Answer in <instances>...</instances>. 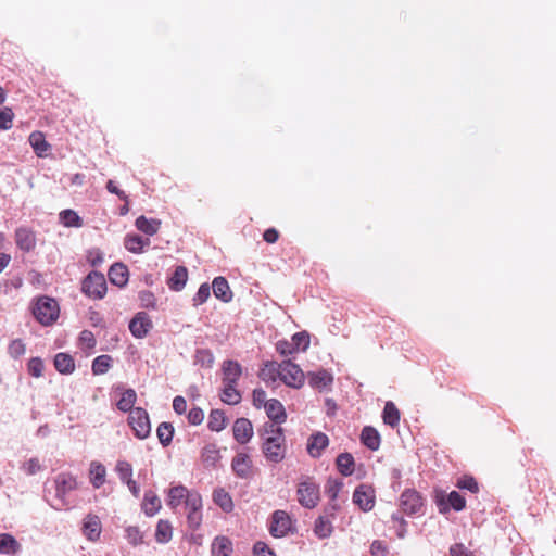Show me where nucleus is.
Wrapping results in <instances>:
<instances>
[{"label": "nucleus", "instance_id": "obj_1", "mask_svg": "<svg viewBox=\"0 0 556 556\" xmlns=\"http://www.w3.org/2000/svg\"><path fill=\"white\" fill-rule=\"evenodd\" d=\"M261 437L263 439L261 448L265 458L275 464L282 462L287 453L283 429L274 424H265Z\"/></svg>", "mask_w": 556, "mask_h": 556}, {"label": "nucleus", "instance_id": "obj_2", "mask_svg": "<svg viewBox=\"0 0 556 556\" xmlns=\"http://www.w3.org/2000/svg\"><path fill=\"white\" fill-rule=\"evenodd\" d=\"M33 314L36 320L42 326H51L60 315V307L53 298L39 296L33 306Z\"/></svg>", "mask_w": 556, "mask_h": 556}, {"label": "nucleus", "instance_id": "obj_3", "mask_svg": "<svg viewBox=\"0 0 556 556\" xmlns=\"http://www.w3.org/2000/svg\"><path fill=\"white\" fill-rule=\"evenodd\" d=\"M296 497L299 503L305 508H314L320 500L318 484L313 478L306 477L298 483Z\"/></svg>", "mask_w": 556, "mask_h": 556}, {"label": "nucleus", "instance_id": "obj_4", "mask_svg": "<svg viewBox=\"0 0 556 556\" xmlns=\"http://www.w3.org/2000/svg\"><path fill=\"white\" fill-rule=\"evenodd\" d=\"M81 291L88 298L100 300L106 293V280L103 274L91 271L81 282Z\"/></svg>", "mask_w": 556, "mask_h": 556}, {"label": "nucleus", "instance_id": "obj_5", "mask_svg": "<svg viewBox=\"0 0 556 556\" xmlns=\"http://www.w3.org/2000/svg\"><path fill=\"white\" fill-rule=\"evenodd\" d=\"M280 380L290 388L300 389L304 386L305 374L301 367L287 359L280 363Z\"/></svg>", "mask_w": 556, "mask_h": 556}, {"label": "nucleus", "instance_id": "obj_6", "mask_svg": "<svg viewBox=\"0 0 556 556\" xmlns=\"http://www.w3.org/2000/svg\"><path fill=\"white\" fill-rule=\"evenodd\" d=\"M128 425L138 439H146L150 435L151 424L149 415L142 407H136L128 416Z\"/></svg>", "mask_w": 556, "mask_h": 556}, {"label": "nucleus", "instance_id": "obj_7", "mask_svg": "<svg viewBox=\"0 0 556 556\" xmlns=\"http://www.w3.org/2000/svg\"><path fill=\"white\" fill-rule=\"evenodd\" d=\"M353 503L363 511H370L376 503L375 489L369 484L358 485L353 493Z\"/></svg>", "mask_w": 556, "mask_h": 556}, {"label": "nucleus", "instance_id": "obj_8", "mask_svg": "<svg viewBox=\"0 0 556 556\" xmlns=\"http://www.w3.org/2000/svg\"><path fill=\"white\" fill-rule=\"evenodd\" d=\"M292 520L285 510H276L271 515L269 532L275 538H282L291 531Z\"/></svg>", "mask_w": 556, "mask_h": 556}, {"label": "nucleus", "instance_id": "obj_9", "mask_svg": "<svg viewBox=\"0 0 556 556\" xmlns=\"http://www.w3.org/2000/svg\"><path fill=\"white\" fill-rule=\"evenodd\" d=\"M231 469L240 479L252 478L254 467L251 456L245 452L237 453L231 460Z\"/></svg>", "mask_w": 556, "mask_h": 556}, {"label": "nucleus", "instance_id": "obj_10", "mask_svg": "<svg viewBox=\"0 0 556 556\" xmlns=\"http://www.w3.org/2000/svg\"><path fill=\"white\" fill-rule=\"evenodd\" d=\"M14 240L16 247L25 253L34 251L37 245L36 232L26 226H21L15 229Z\"/></svg>", "mask_w": 556, "mask_h": 556}, {"label": "nucleus", "instance_id": "obj_11", "mask_svg": "<svg viewBox=\"0 0 556 556\" xmlns=\"http://www.w3.org/2000/svg\"><path fill=\"white\" fill-rule=\"evenodd\" d=\"M152 327V320L146 312L137 313L129 323V330L137 339L147 337Z\"/></svg>", "mask_w": 556, "mask_h": 556}, {"label": "nucleus", "instance_id": "obj_12", "mask_svg": "<svg viewBox=\"0 0 556 556\" xmlns=\"http://www.w3.org/2000/svg\"><path fill=\"white\" fill-rule=\"evenodd\" d=\"M424 506L421 495L415 490H406L401 495V508L405 514L414 515Z\"/></svg>", "mask_w": 556, "mask_h": 556}, {"label": "nucleus", "instance_id": "obj_13", "mask_svg": "<svg viewBox=\"0 0 556 556\" xmlns=\"http://www.w3.org/2000/svg\"><path fill=\"white\" fill-rule=\"evenodd\" d=\"M337 509V506L333 505L331 507V513L330 514H326V515H321L319 516L315 522H314V528H313V532L314 534L320 539V540H324V539H328L331 536V534L333 533V526H332V519L334 517V510Z\"/></svg>", "mask_w": 556, "mask_h": 556}, {"label": "nucleus", "instance_id": "obj_14", "mask_svg": "<svg viewBox=\"0 0 556 556\" xmlns=\"http://www.w3.org/2000/svg\"><path fill=\"white\" fill-rule=\"evenodd\" d=\"M437 505L441 514L448 513L451 508L460 511L466 507V500L457 491H452L446 498H439Z\"/></svg>", "mask_w": 556, "mask_h": 556}, {"label": "nucleus", "instance_id": "obj_15", "mask_svg": "<svg viewBox=\"0 0 556 556\" xmlns=\"http://www.w3.org/2000/svg\"><path fill=\"white\" fill-rule=\"evenodd\" d=\"M233 438L240 444H247L253 437L252 422L247 418H238L232 427Z\"/></svg>", "mask_w": 556, "mask_h": 556}, {"label": "nucleus", "instance_id": "obj_16", "mask_svg": "<svg viewBox=\"0 0 556 556\" xmlns=\"http://www.w3.org/2000/svg\"><path fill=\"white\" fill-rule=\"evenodd\" d=\"M270 424L280 426L287 420V413L282 403L276 399H270L264 407Z\"/></svg>", "mask_w": 556, "mask_h": 556}, {"label": "nucleus", "instance_id": "obj_17", "mask_svg": "<svg viewBox=\"0 0 556 556\" xmlns=\"http://www.w3.org/2000/svg\"><path fill=\"white\" fill-rule=\"evenodd\" d=\"M54 483L56 496L61 500H64L66 494L75 490L77 486L76 478L71 473L65 472L59 473L55 477Z\"/></svg>", "mask_w": 556, "mask_h": 556}, {"label": "nucleus", "instance_id": "obj_18", "mask_svg": "<svg viewBox=\"0 0 556 556\" xmlns=\"http://www.w3.org/2000/svg\"><path fill=\"white\" fill-rule=\"evenodd\" d=\"M329 445V438L323 432L313 433L307 440V453L318 458L321 456L324 450Z\"/></svg>", "mask_w": 556, "mask_h": 556}, {"label": "nucleus", "instance_id": "obj_19", "mask_svg": "<svg viewBox=\"0 0 556 556\" xmlns=\"http://www.w3.org/2000/svg\"><path fill=\"white\" fill-rule=\"evenodd\" d=\"M102 531L101 521L96 515H87L83 523V533L90 541H97Z\"/></svg>", "mask_w": 556, "mask_h": 556}, {"label": "nucleus", "instance_id": "obj_20", "mask_svg": "<svg viewBox=\"0 0 556 556\" xmlns=\"http://www.w3.org/2000/svg\"><path fill=\"white\" fill-rule=\"evenodd\" d=\"M222 370L223 383H237L242 375V367L236 361H225Z\"/></svg>", "mask_w": 556, "mask_h": 556}, {"label": "nucleus", "instance_id": "obj_21", "mask_svg": "<svg viewBox=\"0 0 556 556\" xmlns=\"http://www.w3.org/2000/svg\"><path fill=\"white\" fill-rule=\"evenodd\" d=\"M29 143L39 157L47 156L48 151L51 149L50 143L46 140L45 134L42 131H33L29 135Z\"/></svg>", "mask_w": 556, "mask_h": 556}, {"label": "nucleus", "instance_id": "obj_22", "mask_svg": "<svg viewBox=\"0 0 556 556\" xmlns=\"http://www.w3.org/2000/svg\"><path fill=\"white\" fill-rule=\"evenodd\" d=\"M332 381V375L325 369L308 374L309 386L319 391L329 388Z\"/></svg>", "mask_w": 556, "mask_h": 556}, {"label": "nucleus", "instance_id": "obj_23", "mask_svg": "<svg viewBox=\"0 0 556 556\" xmlns=\"http://www.w3.org/2000/svg\"><path fill=\"white\" fill-rule=\"evenodd\" d=\"M193 491L188 490L184 485L172 486L168 490V501H167L168 506H170L172 508H176L179 505H181L182 503L186 504V502L189 500V495Z\"/></svg>", "mask_w": 556, "mask_h": 556}, {"label": "nucleus", "instance_id": "obj_24", "mask_svg": "<svg viewBox=\"0 0 556 556\" xmlns=\"http://www.w3.org/2000/svg\"><path fill=\"white\" fill-rule=\"evenodd\" d=\"M162 222L157 218H147L144 215L139 216L136 222V228L147 236H154L159 232Z\"/></svg>", "mask_w": 556, "mask_h": 556}, {"label": "nucleus", "instance_id": "obj_25", "mask_svg": "<svg viewBox=\"0 0 556 556\" xmlns=\"http://www.w3.org/2000/svg\"><path fill=\"white\" fill-rule=\"evenodd\" d=\"M106 468L100 462L93 460L89 467V480L94 489L101 488L105 482Z\"/></svg>", "mask_w": 556, "mask_h": 556}, {"label": "nucleus", "instance_id": "obj_26", "mask_svg": "<svg viewBox=\"0 0 556 556\" xmlns=\"http://www.w3.org/2000/svg\"><path fill=\"white\" fill-rule=\"evenodd\" d=\"M361 442L367 448L377 451L380 447L381 438L379 432L374 427L366 426L361 432Z\"/></svg>", "mask_w": 556, "mask_h": 556}, {"label": "nucleus", "instance_id": "obj_27", "mask_svg": "<svg viewBox=\"0 0 556 556\" xmlns=\"http://www.w3.org/2000/svg\"><path fill=\"white\" fill-rule=\"evenodd\" d=\"M212 289L214 295L220 301L227 303L232 300V292L228 285V281L224 277H216L213 280Z\"/></svg>", "mask_w": 556, "mask_h": 556}, {"label": "nucleus", "instance_id": "obj_28", "mask_svg": "<svg viewBox=\"0 0 556 556\" xmlns=\"http://www.w3.org/2000/svg\"><path fill=\"white\" fill-rule=\"evenodd\" d=\"M110 281L118 287H123L128 281V268L122 263L113 264L109 269Z\"/></svg>", "mask_w": 556, "mask_h": 556}, {"label": "nucleus", "instance_id": "obj_29", "mask_svg": "<svg viewBox=\"0 0 556 556\" xmlns=\"http://www.w3.org/2000/svg\"><path fill=\"white\" fill-rule=\"evenodd\" d=\"M124 245L129 252L140 254L146 247L150 245V239H143L136 233H128L124 239Z\"/></svg>", "mask_w": 556, "mask_h": 556}, {"label": "nucleus", "instance_id": "obj_30", "mask_svg": "<svg viewBox=\"0 0 556 556\" xmlns=\"http://www.w3.org/2000/svg\"><path fill=\"white\" fill-rule=\"evenodd\" d=\"M258 377L265 383H274L278 379L280 380V363L266 362L264 366L261 368Z\"/></svg>", "mask_w": 556, "mask_h": 556}, {"label": "nucleus", "instance_id": "obj_31", "mask_svg": "<svg viewBox=\"0 0 556 556\" xmlns=\"http://www.w3.org/2000/svg\"><path fill=\"white\" fill-rule=\"evenodd\" d=\"M54 367L62 375H71L75 370V361L70 354L60 352L54 356Z\"/></svg>", "mask_w": 556, "mask_h": 556}, {"label": "nucleus", "instance_id": "obj_32", "mask_svg": "<svg viewBox=\"0 0 556 556\" xmlns=\"http://www.w3.org/2000/svg\"><path fill=\"white\" fill-rule=\"evenodd\" d=\"M212 556H230L232 542L227 536H216L211 546Z\"/></svg>", "mask_w": 556, "mask_h": 556}, {"label": "nucleus", "instance_id": "obj_33", "mask_svg": "<svg viewBox=\"0 0 556 556\" xmlns=\"http://www.w3.org/2000/svg\"><path fill=\"white\" fill-rule=\"evenodd\" d=\"M220 459V453L216 444H207L202 448L201 460L206 468H214Z\"/></svg>", "mask_w": 556, "mask_h": 556}, {"label": "nucleus", "instance_id": "obj_34", "mask_svg": "<svg viewBox=\"0 0 556 556\" xmlns=\"http://www.w3.org/2000/svg\"><path fill=\"white\" fill-rule=\"evenodd\" d=\"M401 419V413L396 405L388 401L382 412V420L386 425L395 428L399 426Z\"/></svg>", "mask_w": 556, "mask_h": 556}, {"label": "nucleus", "instance_id": "obj_35", "mask_svg": "<svg viewBox=\"0 0 556 556\" xmlns=\"http://www.w3.org/2000/svg\"><path fill=\"white\" fill-rule=\"evenodd\" d=\"M21 551V544L9 533H0V554L16 555Z\"/></svg>", "mask_w": 556, "mask_h": 556}, {"label": "nucleus", "instance_id": "obj_36", "mask_svg": "<svg viewBox=\"0 0 556 556\" xmlns=\"http://www.w3.org/2000/svg\"><path fill=\"white\" fill-rule=\"evenodd\" d=\"M213 501L225 513H230L233 509L232 498H231L230 494L223 488L214 490Z\"/></svg>", "mask_w": 556, "mask_h": 556}, {"label": "nucleus", "instance_id": "obj_37", "mask_svg": "<svg viewBox=\"0 0 556 556\" xmlns=\"http://www.w3.org/2000/svg\"><path fill=\"white\" fill-rule=\"evenodd\" d=\"M188 279V270L184 266L176 267L173 276L168 280L169 289L174 291H180L187 282Z\"/></svg>", "mask_w": 556, "mask_h": 556}, {"label": "nucleus", "instance_id": "obj_38", "mask_svg": "<svg viewBox=\"0 0 556 556\" xmlns=\"http://www.w3.org/2000/svg\"><path fill=\"white\" fill-rule=\"evenodd\" d=\"M137 401V393L134 389H127L123 391L121 394L119 400L116 403V406L119 410L126 413L131 412L134 408V405Z\"/></svg>", "mask_w": 556, "mask_h": 556}, {"label": "nucleus", "instance_id": "obj_39", "mask_svg": "<svg viewBox=\"0 0 556 556\" xmlns=\"http://www.w3.org/2000/svg\"><path fill=\"white\" fill-rule=\"evenodd\" d=\"M161 508V500L152 491L146 492L142 509L147 516L155 515Z\"/></svg>", "mask_w": 556, "mask_h": 556}, {"label": "nucleus", "instance_id": "obj_40", "mask_svg": "<svg viewBox=\"0 0 556 556\" xmlns=\"http://www.w3.org/2000/svg\"><path fill=\"white\" fill-rule=\"evenodd\" d=\"M338 470L341 475L349 477L354 472V458L350 453H341L336 460Z\"/></svg>", "mask_w": 556, "mask_h": 556}, {"label": "nucleus", "instance_id": "obj_41", "mask_svg": "<svg viewBox=\"0 0 556 556\" xmlns=\"http://www.w3.org/2000/svg\"><path fill=\"white\" fill-rule=\"evenodd\" d=\"M173 527L167 520H159L155 530V540L157 543L165 544L172 540Z\"/></svg>", "mask_w": 556, "mask_h": 556}, {"label": "nucleus", "instance_id": "obj_42", "mask_svg": "<svg viewBox=\"0 0 556 556\" xmlns=\"http://www.w3.org/2000/svg\"><path fill=\"white\" fill-rule=\"evenodd\" d=\"M223 392L220 399L224 403L229 405H236L241 401V394L237 390V383H223Z\"/></svg>", "mask_w": 556, "mask_h": 556}, {"label": "nucleus", "instance_id": "obj_43", "mask_svg": "<svg viewBox=\"0 0 556 556\" xmlns=\"http://www.w3.org/2000/svg\"><path fill=\"white\" fill-rule=\"evenodd\" d=\"M113 358L108 354L97 356L92 361V374L96 376L104 375L112 367Z\"/></svg>", "mask_w": 556, "mask_h": 556}, {"label": "nucleus", "instance_id": "obj_44", "mask_svg": "<svg viewBox=\"0 0 556 556\" xmlns=\"http://www.w3.org/2000/svg\"><path fill=\"white\" fill-rule=\"evenodd\" d=\"M227 419L223 410L213 409L208 416L207 427L212 431L219 432L226 428Z\"/></svg>", "mask_w": 556, "mask_h": 556}, {"label": "nucleus", "instance_id": "obj_45", "mask_svg": "<svg viewBox=\"0 0 556 556\" xmlns=\"http://www.w3.org/2000/svg\"><path fill=\"white\" fill-rule=\"evenodd\" d=\"M156 435L163 446H168L172 443L174 435V427L170 422H161L156 429Z\"/></svg>", "mask_w": 556, "mask_h": 556}, {"label": "nucleus", "instance_id": "obj_46", "mask_svg": "<svg viewBox=\"0 0 556 556\" xmlns=\"http://www.w3.org/2000/svg\"><path fill=\"white\" fill-rule=\"evenodd\" d=\"M60 219L66 227H81L83 220L73 210H64L60 213Z\"/></svg>", "mask_w": 556, "mask_h": 556}, {"label": "nucleus", "instance_id": "obj_47", "mask_svg": "<svg viewBox=\"0 0 556 556\" xmlns=\"http://www.w3.org/2000/svg\"><path fill=\"white\" fill-rule=\"evenodd\" d=\"M45 369V365L41 358L33 357L27 363L28 374L35 378H39L42 376Z\"/></svg>", "mask_w": 556, "mask_h": 556}, {"label": "nucleus", "instance_id": "obj_48", "mask_svg": "<svg viewBox=\"0 0 556 556\" xmlns=\"http://www.w3.org/2000/svg\"><path fill=\"white\" fill-rule=\"evenodd\" d=\"M79 344L83 349L93 350L97 344L94 334L90 330H83L79 334Z\"/></svg>", "mask_w": 556, "mask_h": 556}, {"label": "nucleus", "instance_id": "obj_49", "mask_svg": "<svg viewBox=\"0 0 556 556\" xmlns=\"http://www.w3.org/2000/svg\"><path fill=\"white\" fill-rule=\"evenodd\" d=\"M456 486L463 490H468L472 493H477L479 491L478 482L473 477L464 476L457 480Z\"/></svg>", "mask_w": 556, "mask_h": 556}, {"label": "nucleus", "instance_id": "obj_50", "mask_svg": "<svg viewBox=\"0 0 556 556\" xmlns=\"http://www.w3.org/2000/svg\"><path fill=\"white\" fill-rule=\"evenodd\" d=\"M14 113L11 108L0 110V130H8L12 127Z\"/></svg>", "mask_w": 556, "mask_h": 556}, {"label": "nucleus", "instance_id": "obj_51", "mask_svg": "<svg viewBox=\"0 0 556 556\" xmlns=\"http://www.w3.org/2000/svg\"><path fill=\"white\" fill-rule=\"evenodd\" d=\"M292 343L296 346V352L306 351L309 346V336L306 332H296L291 338Z\"/></svg>", "mask_w": 556, "mask_h": 556}, {"label": "nucleus", "instance_id": "obj_52", "mask_svg": "<svg viewBox=\"0 0 556 556\" xmlns=\"http://www.w3.org/2000/svg\"><path fill=\"white\" fill-rule=\"evenodd\" d=\"M202 508V497L198 492H192L186 502V509L189 513H199Z\"/></svg>", "mask_w": 556, "mask_h": 556}, {"label": "nucleus", "instance_id": "obj_53", "mask_svg": "<svg viewBox=\"0 0 556 556\" xmlns=\"http://www.w3.org/2000/svg\"><path fill=\"white\" fill-rule=\"evenodd\" d=\"M210 295H211V288H210L208 283H202L200 286L198 292L195 293V295L192 299L193 305L194 306L202 305L203 303H205L207 301Z\"/></svg>", "mask_w": 556, "mask_h": 556}, {"label": "nucleus", "instance_id": "obj_54", "mask_svg": "<svg viewBox=\"0 0 556 556\" xmlns=\"http://www.w3.org/2000/svg\"><path fill=\"white\" fill-rule=\"evenodd\" d=\"M26 351V345L21 339H15L11 341L8 348V353L13 358H18L22 356Z\"/></svg>", "mask_w": 556, "mask_h": 556}, {"label": "nucleus", "instance_id": "obj_55", "mask_svg": "<svg viewBox=\"0 0 556 556\" xmlns=\"http://www.w3.org/2000/svg\"><path fill=\"white\" fill-rule=\"evenodd\" d=\"M115 470L122 481L132 477V466L126 460H118Z\"/></svg>", "mask_w": 556, "mask_h": 556}, {"label": "nucleus", "instance_id": "obj_56", "mask_svg": "<svg viewBox=\"0 0 556 556\" xmlns=\"http://www.w3.org/2000/svg\"><path fill=\"white\" fill-rule=\"evenodd\" d=\"M126 539L134 546H137L143 542V535L138 527L126 528Z\"/></svg>", "mask_w": 556, "mask_h": 556}, {"label": "nucleus", "instance_id": "obj_57", "mask_svg": "<svg viewBox=\"0 0 556 556\" xmlns=\"http://www.w3.org/2000/svg\"><path fill=\"white\" fill-rule=\"evenodd\" d=\"M22 469L25 471L26 475L33 476L38 473L42 467L38 458L34 457L25 462L22 466Z\"/></svg>", "mask_w": 556, "mask_h": 556}, {"label": "nucleus", "instance_id": "obj_58", "mask_svg": "<svg viewBox=\"0 0 556 556\" xmlns=\"http://www.w3.org/2000/svg\"><path fill=\"white\" fill-rule=\"evenodd\" d=\"M342 485H343L342 482H340L338 480H328L327 485H326V494L328 495V497L331 501L337 500L339 492L342 489Z\"/></svg>", "mask_w": 556, "mask_h": 556}, {"label": "nucleus", "instance_id": "obj_59", "mask_svg": "<svg viewBox=\"0 0 556 556\" xmlns=\"http://www.w3.org/2000/svg\"><path fill=\"white\" fill-rule=\"evenodd\" d=\"M276 349L282 356H288L298 353L296 346H294V343H292V341L280 340L277 342Z\"/></svg>", "mask_w": 556, "mask_h": 556}, {"label": "nucleus", "instance_id": "obj_60", "mask_svg": "<svg viewBox=\"0 0 556 556\" xmlns=\"http://www.w3.org/2000/svg\"><path fill=\"white\" fill-rule=\"evenodd\" d=\"M370 554L371 556H388V545L380 540H375L370 546Z\"/></svg>", "mask_w": 556, "mask_h": 556}, {"label": "nucleus", "instance_id": "obj_61", "mask_svg": "<svg viewBox=\"0 0 556 556\" xmlns=\"http://www.w3.org/2000/svg\"><path fill=\"white\" fill-rule=\"evenodd\" d=\"M266 396L267 395L265 390L261 388L254 389L252 393L253 405L256 408L265 407L266 403L268 402Z\"/></svg>", "mask_w": 556, "mask_h": 556}, {"label": "nucleus", "instance_id": "obj_62", "mask_svg": "<svg viewBox=\"0 0 556 556\" xmlns=\"http://www.w3.org/2000/svg\"><path fill=\"white\" fill-rule=\"evenodd\" d=\"M188 421L193 426L200 425L204 419V413L200 407H193L188 413Z\"/></svg>", "mask_w": 556, "mask_h": 556}, {"label": "nucleus", "instance_id": "obj_63", "mask_svg": "<svg viewBox=\"0 0 556 556\" xmlns=\"http://www.w3.org/2000/svg\"><path fill=\"white\" fill-rule=\"evenodd\" d=\"M451 556H475V554L469 551L464 544L456 543L450 547Z\"/></svg>", "mask_w": 556, "mask_h": 556}, {"label": "nucleus", "instance_id": "obj_64", "mask_svg": "<svg viewBox=\"0 0 556 556\" xmlns=\"http://www.w3.org/2000/svg\"><path fill=\"white\" fill-rule=\"evenodd\" d=\"M254 556H276L273 549H270L266 543L256 542L253 548Z\"/></svg>", "mask_w": 556, "mask_h": 556}]
</instances>
